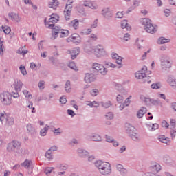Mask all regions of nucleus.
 Masks as SVG:
<instances>
[{
  "instance_id": "e433bc0d",
  "label": "nucleus",
  "mask_w": 176,
  "mask_h": 176,
  "mask_svg": "<svg viewBox=\"0 0 176 176\" xmlns=\"http://www.w3.org/2000/svg\"><path fill=\"white\" fill-rule=\"evenodd\" d=\"M151 98L149 97H146L144 95H141L140 96V100H142V101H143L144 102V104H149V102H151Z\"/></svg>"
},
{
  "instance_id": "412c9836",
  "label": "nucleus",
  "mask_w": 176,
  "mask_h": 176,
  "mask_svg": "<svg viewBox=\"0 0 176 176\" xmlns=\"http://www.w3.org/2000/svg\"><path fill=\"white\" fill-rule=\"evenodd\" d=\"M60 21V16L57 14H52L50 19H49L50 23H52L53 24H56V23H58Z\"/></svg>"
},
{
  "instance_id": "0eeeda50",
  "label": "nucleus",
  "mask_w": 176,
  "mask_h": 176,
  "mask_svg": "<svg viewBox=\"0 0 176 176\" xmlns=\"http://www.w3.org/2000/svg\"><path fill=\"white\" fill-rule=\"evenodd\" d=\"M74 3L73 0H68L64 10L65 19L67 21L71 19V13L72 12V4Z\"/></svg>"
},
{
  "instance_id": "de8ad7c7",
  "label": "nucleus",
  "mask_w": 176,
  "mask_h": 176,
  "mask_svg": "<svg viewBox=\"0 0 176 176\" xmlns=\"http://www.w3.org/2000/svg\"><path fill=\"white\" fill-rule=\"evenodd\" d=\"M116 60V63L120 65L118 68H122V67H123V65H122V60H123V58H122V56H118Z\"/></svg>"
},
{
  "instance_id": "9d476101",
  "label": "nucleus",
  "mask_w": 176,
  "mask_h": 176,
  "mask_svg": "<svg viewBox=\"0 0 176 176\" xmlns=\"http://www.w3.org/2000/svg\"><path fill=\"white\" fill-rule=\"evenodd\" d=\"M67 42H73L76 45H79L82 42V38L78 34H73L67 38Z\"/></svg>"
},
{
  "instance_id": "5fc2aeb1",
  "label": "nucleus",
  "mask_w": 176,
  "mask_h": 176,
  "mask_svg": "<svg viewBox=\"0 0 176 176\" xmlns=\"http://www.w3.org/2000/svg\"><path fill=\"white\" fill-rule=\"evenodd\" d=\"M50 60L52 64H54V65H58L59 63H58V59L57 58L52 57Z\"/></svg>"
},
{
  "instance_id": "603ef678",
  "label": "nucleus",
  "mask_w": 176,
  "mask_h": 176,
  "mask_svg": "<svg viewBox=\"0 0 176 176\" xmlns=\"http://www.w3.org/2000/svg\"><path fill=\"white\" fill-rule=\"evenodd\" d=\"M170 161H171V160L170 158V156H168V155L164 156V157H163L164 163H166L167 164L170 163Z\"/></svg>"
},
{
  "instance_id": "f3484780",
  "label": "nucleus",
  "mask_w": 176,
  "mask_h": 176,
  "mask_svg": "<svg viewBox=\"0 0 176 176\" xmlns=\"http://www.w3.org/2000/svg\"><path fill=\"white\" fill-rule=\"evenodd\" d=\"M8 16L10 17L11 20L16 21V23H21V18L18 15V14L14 12H10Z\"/></svg>"
},
{
  "instance_id": "f257e3e1",
  "label": "nucleus",
  "mask_w": 176,
  "mask_h": 176,
  "mask_svg": "<svg viewBox=\"0 0 176 176\" xmlns=\"http://www.w3.org/2000/svg\"><path fill=\"white\" fill-rule=\"evenodd\" d=\"M95 166L99 170V173L102 175H109L112 173V169L111 168V164L109 162H102L98 160L94 162Z\"/></svg>"
},
{
  "instance_id": "6ab92c4d",
  "label": "nucleus",
  "mask_w": 176,
  "mask_h": 176,
  "mask_svg": "<svg viewBox=\"0 0 176 176\" xmlns=\"http://www.w3.org/2000/svg\"><path fill=\"white\" fill-rule=\"evenodd\" d=\"M158 140L162 144H166L167 145H170L171 144V140L168 138H166L164 135H160L158 137Z\"/></svg>"
},
{
  "instance_id": "72a5a7b5",
  "label": "nucleus",
  "mask_w": 176,
  "mask_h": 176,
  "mask_svg": "<svg viewBox=\"0 0 176 176\" xmlns=\"http://www.w3.org/2000/svg\"><path fill=\"white\" fill-rule=\"evenodd\" d=\"M23 94H24L25 98H28V100H32V94H31L30 91L24 89L23 91Z\"/></svg>"
},
{
  "instance_id": "c756f323",
  "label": "nucleus",
  "mask_w": 176,
  "mask_h": 176,
  "mask_svg": "<svg viewBox=\"0 0 176 176\" xmlns=\"http://www.w3.org/2000/svg\"><path fill=\"white\" fill-rule=\"evenodd\" d=\"M121 28L124 29L126 28L127 31H131V26L127 23V20H124L121 23Z\"/></svg>"
},
{
  "instance_id": "a878e982",
  "label": "nucleus",
  "mask_w": 176,
  "mask_h": 176,
  "mask_svg": "<svg viewBox=\"0 0 176 176\" xmlns=\"http://www.w3.org/2000/svg\"><path fill=\"white\" fill-rule=\"evenodd\" d=\"M54 30H52V39H56V38H58V34H60V28L58 26H55Z\"/></svg>"
},
{
  "instance_id": "c85d7f7f",
  "label": "nucleus",
  "mask_w": 176,
  "mask_h": 176,
  "mask_svg": "<svg viewBox=\"0 0 176 176\" xmlns=\"http://www.w3.org/2000/svg\"><path fill=\"white\" fill-rule=\"evenodd\" d=\"M16 53L18 54H21L22 56H25L27 53H28V50L25 49V45L23 47H21L19 49L16 50Z\"/></svg>"
},
{
  "instance_id": "a19ab883",
  "label": "nucleus",
  "mask_w": 176,
  "mask_h": 176,
  "mask_svg": "<svg viewBox=\"0 0 176 176\" xmlns=\"http://www.w3.org/2000/svg\"><path fill=\"white\" fill-rule=\"evenodd\" d=\"M168 83H169L170 86H175L176 80L173 77L169 76L168 78Z\"/></svg>"
},
{
  "instance_id": "09e8293b",
  "label": "nucleus",
  "mask_w": 176,
  "mask_h": 176,
  "mask_svg": "<svg viewBox=\"0 0 176 176\" xmlns=\"http://www.w3.org/2000/svg\"><path fill=\"white\" fill-rule=\"evenodd\" d=\"M99 93H100V91H98V89H92L90 91V94H91V96H92V97H96V96H98Z\"/></svg>"
},
{
  "instance_id": "1a4fd4ad",
  "label": "nucleus",
  "mask_w": 176,
  "mask_h": 176,
  "mask_svg": "<svg viewBox=\"0 0 176 176\" xmlns=\"http://www.w3.org/2000/svg\"><path fill=\"white\" fill-rule=\"evenodd\" d=\"M166 55H161L160 56V63L162 67V69L165 71L170 69L171 67V62L168 60H166Z\"/></svg>"
},
{
  "instance_id": "39448f33",
  "label": "nucleus",
  "mask_w": 176,
  "mask_h": 176,
  "mask_svg": "<svg viewBox=\"0 0 176 176\" xmlns=\"http://www.w3.org/2000/svg\"><path fill=\"white\" fill-rule=\"evenodd\" d=\"M57 149H58V147L56 146H52L48 151L45 153V164H49L50 163V162H52L54 155H53V152L57 151Z\"/></svg>"
},
{
  "instance_id": "3c124183",
  "label": "nucleus",
  "mask_w": 176,
  "mask_h": 176,
  "mask_svg": "<svg viewBox=\"0 0 176 176\" xmlns=\"http://www.w3.org/2000/svg\"><path fill=\"white\" fill-rule=\"evenodd\" d=\"M52 50L54 51V52H53L54 56L55 57H58L60 54H58V50L57 49V46L52 47Z\"/></svg>"
},
{
  "instance_id": "ea45409f",
  "label": "nucleus",
  "mask_w": 176,
  "mask_h": 176,
  "mask_svg": "<svg viewBox=\"0 0 176 176\" xmlns=\"http://www.w3.org/2000/svg\"><path fill=\"white\" fill-rule=\"evenodd\" d=\"M2 31H3V32L6 34L8 35V34H10V31H12V30L10 29V27L8 26H2L1 28Z\"/></svg>"
},
{
  "instance_id": "37998d69",
  "label": "nucleus",
  "mask_w": 176,
  "mask_h": 176,
  "mask_svg": "<svg viewBox=\"0 0 176 176\" xmlns=\"http://www.w3.org/2000/svg\"><path fill=\"white\" fill-rule=\"evenodd\" d=\"M57 168H60V170H62L63 171H65L68 169V165L67 164H58Z\"/></svg>"
},
{
  "instance_id": "9b49d317",
  "label": "nucleus",
  "mask_w": 176,
  "mask_h": 176,
  "mask_svg": "<svg viewBox=\"0 0 176 176\" xmlns=\"http://www.w3.org/2000/svg\"><path fill=\"white\" fill-rule=\"evenodd\" d=\"M93 68L94 69H96V71H98V72L102 74V75H107V73L108 72V70L104 65L98 63H94Z\"/></svg>"
},
{
  "instance_id": "4d7b16f0",
  "label": "nucleus",
  "mask_w": 176,
  "mask_h": 176,
  "mask_svg": "<svg viewBox=\"0 0 176 176\" xmlns=\"http://www.w3.org/2000/svg\"><path fill=\"white\" fill-rule=\"evenodd\" d=\"M61 128L56 129L53 131L54 135H61Z\"/></svg>"
},
{
  "instance_id": "2f4dec72",
  "label": "nucleus",
  "mask_w": 176,
  "mask_h": 176,
  "mask_svg": "<svg viewBox=\"0 0 176 176\" xmlns=\"http://www.w3.org/2000/svg\"><path fill=\"white\" fill-rule=\"evenodd\" d=\"M100 105L102 108L108 109L112 107V102L108 100L107 102H100Z\"/></svg>"
},
{
  "instance_id": "4be33fe9",
  "label": "nucleus",
  "mask_w": 176,
  "mask_h": 176,
  "mask_svg": "<svg viewBox=\"0 0 176 176\" xmlns=\"http://www.w3.org/2000/svg\"><path fill=\"white\" fill-rule=\"evenodd\" d=\"M89 138L91 141H95L96 142H101V141H102V137L97 133H94Z\"/></svg>"
},
{
  "instance_id": "0e129e2a",
  "label": "nucleus",
  "mask_w": 176,
  "mask_h": 176,
  "mask_svg": "<svg viewBox=\"0 0 176 176\" xmlns=\"http://www.w3.org/2000/svg\"><path fill=\"white\" fill-rule=\"evenodd\" d=\"M170 129L171 130H173V129H175V126H176V124H175V120L174 119H170Z\"/></svg>"
},
{
  "instance_id": "680f3d73",
  "label": "nucleus",
  "mask_w": 176,
  "mask_h": 176,
  "mask_svg": "<svg viewBox=\"0 0 176 176\" xmlns=\"http://www.w3.org/2000/svg\"><path fill=\"white\" fill-rule=\"evenodd\" d=\"M162 126L165 127V129H168V127H170V124L168 122H167V121L163 120L162 122Z\"/></svg>"
},
{
  "instance_id": "f8f14e48",
  "label": "nucleus",
  "mask_w": 176,
  "mask_h": 176,
  "mask_svg": "<svg viewBox=\"0 0 176 176\" xmlns=\"http://www.w3.org/2000/svg\"><path fill=\"white\" fill-rule=\"evenodd\" d=\"M102 15L106 19V20H111L113 17V13L111 11L109 8H104L102 10Z\"/></svg>"
},
{
  "instance_id": "4c0bfd02",
  "label": "nucleus",
  "mask_w": 176,
  "mask_h": 176,
  "mask_svg": "<svg viewBox=\"0 0 176 176\" xmlns=\"http://www.w3.org/2000/svg\"><path fill=\"white\" fill-rule=\"evenodd\" d=\"M68 67L74 71H79V69L76 67V64L74 61L69 62Z\"/></svg>"
},
{
  "instance_id": "79ce46f5",
  "label": "nucleus",
  "mask_w": 176,
  "mask_h": 176,
  "mask_svg": "<svg viewBox=\"0 0 176 176\" xmlns=\"http://www.w3.org/2000/svg\"><path fill=\"white\" fill-rule=\"evenodd\" d=\"M150 103L152 104V105H160V100L151 98Z\"/></svg>"
},
{
  "instance_id": "6e6552de",
  "label": "nucleus",
  "mask_w": 176,
  "mask_h": 176,
  "mask_svg": "<svg viewBox=\"0 0 176 176\" xmlns=\"http://www.w3.org/2000/svg\"><path fill=\"white\" fill-rule=\"evenodd\" d=\"M21 146V143H20L17 140H13L11 142L8 143L7 146L8 152H14L17 148Z\"/></svg>"
},
{
  "instance_id": "052dcab7",
  "label": "nucleus",
  "mask_w": 176,
  "mask_h": 176,
  "mask_svg": "<svg viewBox=\"0 0 176 176\" xmlns=\"http://www.w3.org/2000/svg\"><path fill=\"white\" fill-rule=\"evenodd\" d=\"M21 155H23V156H25V155H28V149L25 148H22L21 149Z\"/></svg>"
},
{
  "instance_id": "c03bdc74",
  "label": "nucleus",
  "mask_w": 176,
  "mask_h": 176,
  "mask_svg": "<svg viewBox=\"0 0 176 176\" xmlns=\"http://www.w3.org/2000/svg\"><path fill=\"white\" fill-rule=\"evenodd\" d=\"M19 71L21 72L22 75L25 76L28 73L27 72V69H25V67H24L23 65H21L19 67Z\"/></svg>"
},
{
  "instance_id": "49530a36",
  "label": "nucleus",
  "mask_w": 176,
  "mask_h": 176,
  "mask_svg": "<svg viewBox=\"0 0 176 176\" xmlns=\"http://www.w3.org/2000/svg\"><path fill=\"white\" fill-rule=\"evenodd\" d=\"M105 118L107 120H112L113 119V113L108 112L105 114Z\"/></svg>"
},
{
  "instance_id": "13d9d810",
  "label": "nucleus",
  "mask_w": 176,
  "mask_h": 176,
  "mask_svg": "<svg viewBox=\"0 0 176 176\" xmlns=\"http://www.w3.org/2000/svg\"><path fill=\"white\" fill-rule=\"evenodd\" d=\"M38 86L40 89V90H43L45 89V81L41 80L38 82Z\"/></svg>"
},
{
  "instance_id": "4468645a",
  "label": "nucleus",
  "mask_w": 176,
  "mask_h": 176,
  "mask_svg": "<svg viewBox=\"0 0 176 176\" xmlns=\"http://www.w3.org/2000/svg\"><path fill=\"white\" fill-rule=\"evenodd\" d=\"M67 54H70L72 60H75V58L78 57L79 53H80V50L79 49V47H77L72 50H67Z\"/></svg>"
},
{
  "instance_id": "bf43d9fd",
  "label": "nucleus",
  "mask_w": 176,
  "mask_h": 176,
  "mask_svg": "<svg viewBox=\"0 0 176 176\" xmlns=\"http://www.w3.org/2000/svg\"><path fill=\"white\" fill-rule=\"evenodd\" d=\"M151 89H160V83L157 82V83H153L151 85Z\"/></svg>"
},
{
  "instance_id": "f03ea898",
  "label": "nucleus",
  "mask_w": 176,
  "mask_h": 176,
  "mask_svg": "<svg viewBox=\"0 0 176 176\" xmlns=\"http://www.w3.org/2000/svg\"><path fill=\"white\" fill-rule=\"evenodd\" d=\"M125 131L133 141H140L141 140L140 138V135L136 132L135 127L131 125V124H125Z\"/></svg>"
},
{
  "instance_id": "7ed1b4c3",
  "label": "nucleus",
  "mask_w": 176,
  "mask_h": 176,
  "mask_svg": "<svg viewBox=\"0 0 176 176\" xmlns=\"http://www.w3.org/2000/svg\"><path fill=\"white\" fill-rule=\"evenodd\" d=\"M142 25H144V28L148 34H153L156 32L157 30L155 25L152 24V21L148 18H144L140 21Z\"/></svg>"
},
{
  "instance_id": "864d4df0",
  "label": "nucleus",
  "mask_w": 176,
  "mask_h": 176,
  "mask_svg": "<svg viewBox=\"0 0 176 176\" xmlns=\"http://www.w3.org/2000/svg\"><path fill=\"white\" fill-rule=\"evenodd\" d=\"M105 138H106V141L107 142H109L110 144H112L113 142V138L108 135H105Z\"/></svg>"
},
{
  "instance_id": "338daca9",
  "label": "nucleus",
  "mask_w": 176,
  "mask_h": 176,
  "mask_svg": "<svg viewBox=\"0 0 176 176\" xmlns=\"http://www.w3.org/2000/svg\"><path fill=\"white\" fill-rule=\"evenodd\" d=\"M60 102H61L63 104H67V98L65 96L60 97Z\"/></svg>"
},
{
  "instance_id": "7c9ffc66",
  "label": "nucleus",
  "mask_w": 176,
  "mask_h": 176,
  "mask_svg": "<svg viewBox=\"0 0 176 176\" xmlns=\"http://www.w3.org/2000/svg\"><path fill=\"white\" fill-rule=\"evenodd\" d=\"M69 25L73 27L74 30H78V28H79V21L78 19H74L71 21Z\"/></svg>"
},
{
  "instance_id": "20e7f679",
  "label": "nucleus",
  "mask_w": 176,
  "mask_h": 176,
  "mask_svg": "<svg viewBox=\"0 0 176 176\" xmlns=\"http://www.w3.org/2000/svg\"><path fill=\"white\" fill-rule=\"evenodd\" d=\"M0 101L3 105H10L12 104V95L9 91H3L0 93Z\"/></svg>"
},
{
  "instance_id": "dca6fc26",
  "label": "nucleus",
  "mask_w": 176,
  "mask_h": 176,
  "mask_svg": "<svg viewBox=\"0 0 176 176\" xmlns=\"http://www.w3.org/2000/svg\"><path fill=\"white\" fill-rule=\"evenodd\" d=\"M26 127L30 135L32 137H35L36 135V129L34 125L32 124H28Z\"/></svg>"
},
{
  "instance_id": "5701e85b",
  "label": "nucleus",
  "mask_w": 176,
  "mask_h": 176,
  "mask_svg": "<svg viewBox=\"0 0 176 176\" xmlns=\"http://www.w3.org/2000/svg\"><path fill=\"white\" fill-rule=\"evenodd\" d=\"M14 87L16 91H21V89H23V82L18 80L14 83Z\"/></svg>"
},
{
  "instance_id": "aec40b11",
  "label": "nucleus",
  "mask_w": 176,
  "mask_h": 176,
  "mask_svg": "<svg viewBox=\"0 0 176 176\" xmlns=\"http://www.w3.org/2000/svg\"><path fill=\"white\" fill-rule=\"evenodd\" d=\"M85 82L86 83H91V82H94V75L93 74H85Z\"/></svg>"
},
{
  "instance_id": "473e14b6",
  "label": "nucleus",
  "mask_w": 176,
  "mask_h": 176,
  "mask_svg": "<svg viewBox=\"0 0 176 176\" xmlns=\"http://www.w3.org/2000/svg\"><path fill=\"white\" fill-rule=\"evenodd\" d=\"M71 81L67 80L65 84V90L66 93H71Z\"/></svg>"
},
{
  "instance_id": "ddd939ff",
  "label": "nucleus",
  "mask_w": 176,
  "mask_h": 176,
  "mask_svg": "<svg viewBox=\"0 0 176 176\" xmlns=\"http://www.w3.org/2000/svg\"><path fill=\"white\" fill-rule=\"evenodd\" d=\"M146 71H148L146 66H144L141 70L138 71L135 74L136 79H144V78H146Z\"/></svg>"
},
{
  "instance_id": "58836bf2",
  "label": "nucleus",
  "mask_w": 176,
  "mask_h": 176,
  "mask_svg": "<svg viewBox=\"0 0 176 176\" xmlns=\"http://www.w3.org/2000/svg\"><path fill=\"white\" fill-rule=\"evenodd\" d=\"M38 47L40 52H43L45 50V41H41L38 44Z\"/></svg>"
},
{
  "instance_id": "f704fd0d",
  "label": "nucleus",
  "mask_w": 176,
  "mask_h": 176,
  "mask_svg": "<svg viewBox=\"0 0 176 176\" xmlns=\"http://www.w3.org/2000/svg\"><path fill=\"white\" fill-rule=\"evenodd\" d=\"M6 124L8 126H13V124H14V118L13 117H7Z\"/></svg>"
},
{
  "instance_id": "e2e57ef3",
  "label": "nucleus",
  "mask_w": 176,
  "mask_h": 176,
  "mask_svg": "<svg viewBox=\"0 0 176 176\" xmlns=\"http://www.w3.org/2000/svg\"><path fill=\"white\" fill-rule=\"evenodd\" d=\"M176 136V129L170 130V137L172 140H174Z\"/></svg>"
},
{
  "instance_id": "b1692460",
  "label": "nucleus",
  "mask_w": 176,
  "mask_h": 176,
  "mask_svg": "<svg viewBox=\"0 0 176 176\" xmlns=\"http://www.w3.org/2000/svg\"><path fill=\"white\" fill-rule=\"evenodd\" d=\"M59 28V34L60 38H65L69 35V31L68 30H64L61 28L60 26H58Z\"/></svg>"
},
{
  "instance_id": "6e6d98bb",
  "label": "nucleus",
  "mask_w": 176,
  "mask_h": 176,
  "mask_svg": "<svg viewBox=\"0 0 176 176\" xmlns=\"http://www.w3.org/2000/svg\"><path fill=\"white\" fill-rule=\"evenodd\" d=\"M106 67H107V68H116V65L111 63V62H107L105 64Z\"/></svg>"
},
{
  "instance_id": "774afa93",
  "label": "nucleus",
  "mask_w": 176,
  "mask_h": 176,
  "mask_svg": "<svg viewBox=\"0 0 176 176\" xmlns=\"http://www.w3.org/2000/svg\"><path fill=\"white\" fill-rule=\"evenodd\" d=\"M117 101L119 102V104H122L123 102V96L121 95H118Z\"/></svg>"
},
{
  "instance_id": "a211bd4d",
  "label": "nucleus",
  "mask_w": 176,
  "mask_h": 176,
  "mask_svg": "<svg viewBox=\"0 0 176 176\" xmlns=\"http://www.w3.org/2000/svg\"><path fill=\"white\" fill-rule=\"evenodd\" d=\"M48 6L51 9L56 10L60 6V2L57 1V0H50Z\"/></svg>"
},
{
  "instance_id": "c9c22d12",
  "label": "nucleus",
  "mask_w": 176,
  "mask_h": 176,
  "mask_svg": "<svg viewBox=\"0 0 176 176\" xmlns=\"http://www.w3.org/2000/svg\"><path fill=\"white\" fill-rule=\"evenodd\" d=\"M168 42H170V38H166L164 37H160L158 39V43H160V45H163L164 43H168Z\"/></svg>"
},
{
  "instance_id": "393cba45",
  "label": "nucleus",
  "mask_w": 176,
  "mask_h": 176,
  "mask_svg": "<svg viewBox=\"0 0 176 176\" xmlns=\"http://www.w3.org/2000/svg\"><path fill=\"white\" fill-rule=\"evenodd\" d=\"M32 166V161L30 160H25L23 163L21 164V167H24L26 170H28Z\"/></svg>"
},
{
  "instance_id": "bb28decb",
  "label": "nucleus",
  "mask_w": 176,
  "mask_h": 176,
  "mask_svg": "<svg viewBox=\"0 0 176 176\" xmlns=\"http://www.w3.org/2000/svg\"><path fill=\"white\" fill-rule=\"evenodd\" d=\"M77 153L80 157H86V156H89V152L83 148H78Z\"/></svg>"
},
{
  "instance_id": "8fccbe9b",
  "label": "nucleus",
  "mask_w": 176,
  "mask_h": 176,
  "mask_svg": "<svg viewBox=\"0 0 176 176\" xmlns=\"http://www.w3.org/2000/svg\"><path fill=\"white\" fill-rule=\"evenodd\" d=\"M53 170H54V167L45 168V173L46 175H49V174H50L52 173V171H53Z\"/></svg>"
},
{
  "instance_id": "cd10ccee",
  "label": "nucleus",
  "mask_w": 176,
  "mask_h": 176,
  "mask_svg": "<svg viewBox=\"0 0 176 176\" xmlns=\"http://www.w3.org/2000/svg\"><path fill=\"white\" fill-rule=\"evenodd\" d=\"M146 107H142L137 113V116L138 118V119H141V118L144 117V115H145V113H146Z\"/></svg>"
},
{
  "instance_id": "423d86ee",
  "label": "nucleus",
  "mask_w": 176,
  "mask_h": 176,
  "mask_svg": "<svg viewBox=\"0 0 176 176\" xmlns=\"http://www.w3.org/2000/svg\"><path fill=\"white\" fill-rule=\"evenodd\" d=\"M94 54L98 58L107 56V51L105 48L101 45H98L93 48Z\"/></svg>"
},
{
  "instance_id": "69168bd1",
  "label": "nucleus",
  "mask_w": 176,
  "mask_h": 176,
  "mask_svg": "<svg viewBox=\"0 0 176 176\" xmlns=\"http://www.w3.org/2000/svg\"><path fill=\"white\" fill-rule=\"evenodd\" d=\"M121 175L126 176L127 175V169L122 168L121 170L119 171Z\"/></svg>"
},
{
  "instance_id": "a18cd8bd",
  "label": "nucleus",
  "mask_w": 176,
  "mask_h": 176,
  "mask_svg": "<svg viewBox=\"0 0 176 176\" xmlns=\"http://www.w3.org/2000/svg\"><path fill=\"white\" fill-rule=\"evenodd\" d=\"M4 42L0 38V55L3 56V52L5 50V46H3Z\"/></svg>"
},
{
  "instance_id": "2eb2a0df",
  "label": "nucleus",
  "mask_w": 176,
  "mask_h": 176,
  "mask_svg": "<svg viewBox=\"0 0 176 176\" xmlns=\"http://www.w3.org/2000/svg\"><path fill=\"white\" fill-rule=\"evenodd\" d=\"M150 170L154 174H157L160 170H162V166H160L158 163L154 162L150 166Z\"/></svg>"
}]
</instances>
